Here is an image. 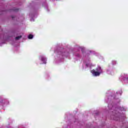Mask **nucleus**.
<instances>
[{"label": "nucleus", "instance_id": "nucleus-3", "mask_svg": "<svg viewBox=\"0 0 128 128\" xmlns=\"http://www.w3.org/2000/svg\"><path fill=\"white\" fill-rule=\"evenodd\" d=\"M96 70L98 72H100V74H102V67L98 66L96 68Z\"/></svg>", "mask_w": 128, "mask_h": 128}, {"label": "nucleus", "instance_id": "nucleus-6", "mask_svg": "<svg viewBox=\"0 0 128 128\" xmlns=\"http://www.w3.org/2000/svg\"><path fill=\"white\" fill-rule=\"evenodd\" d=\"M31 21L32 20H30Z\"/></svg>", "mask_w": 128, "mask_h": 128}, {"label": "nucleus", "instance_id": "nucleus-1", "mask_svg": "<svg viewBox=\"0 0 128 128\" xmlns=\"http://www.w3.org/2000/svg\"><path fill=\"white\" fill-rule=\"evenodd\" d=\"M92 74L93 76H98L100 74V72H98V71H96L94 70H91Z\"/></svg>", "mask_w": 128, "mask_h": 128}, {"label": "nucleus", "instance_id": "nucleus-2", "mask_svg": "<svg viewBox=\"0 0 128 128\" xmlns=\"http://www.w3.org/2000/svg\"><path fill=\"white\" fill-rule=\"evenodd\" d=\"M40 59L41 60L42 62H43V64H46V57L42 56H40Z\"/></svg>", "mask_w": 128, "mask_h": 128}, {"label": "nucleus", "instance_id": "nucleus-5", "mask_svg": "<svg viewBox=\"0 0 128 128\" xmlns=\"http://www.w3.org/2000/svg\"><path fill=\"white\" fill-rule=\"evenodd\" d=\"M20 38H22V36H18L16 38V40H20Z\"/></svg>", "mask_w": 128, "mask_h": 128}, {"label": "nucleus", "instance_id": "nucleus-4", "mask_svg": "<svg viewBox=\"0 0 128 128\" xmlns=\"http://www.w3.org/2000/svg\"><path fill=\"white\" fill-rule=\"evenodd\" d=\"M32 38H34V36L32 35V34H30L28 36V38L29 40H32Z\"/></svg>", "mask_w": 128, "mask_h": 128}]
</instances>
